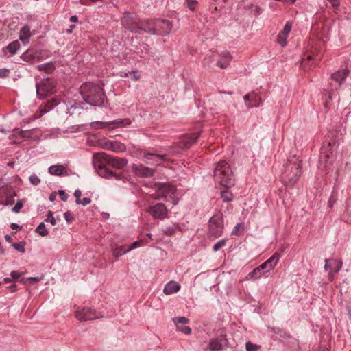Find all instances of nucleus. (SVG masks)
<instances>
[{
	"instance_id": "3",
	"label": "nucleus",
	"mask_w": 351,
	"mask_h": 351,
	"mask_svg": "<svg viewBox=\"0 0 351 351\" xmlns=\"http://www.w3.org/2000/svg\"><path fill=\"white\" fill-rule=\"evenodd\" d=\"M301 161L298 158L289 160L285 165L282 180L285 183L294 184L301 175Z\"/></svg>"
},
{
	"instance_id": "5",
	"label": "nucleus",
	"mask_w": 351,
	"mask_h": 351,
	"mask_svg": "<svg viewBox=\"0 0 351 351\" xmlns=\"http://www.w3.org/2000/svg\"><path fill=\"white\" fill-rule=\"evenodd\" d=\"M121 22L123 26L132 32L140 33L141 31H144L151 34H156L154 29L155 20L147 21L146 22L142 23L141 25H137L130 20L129 15H125L122 18Z\"/></svg>"
},
{
	"instance_id": "38",
	"label": "nucleus",
	"mask_w": 351,
	"mask_h": 351,
	"mask_svg": "<svg viewBox=\"0 0 351 351\" xmlns=\"http://www.w3.org/2000/svg\"><path fill=\"white\" fill-rule=\"evenodd\" d=\"M287 36L282 34L281 33H279L278 35L277 40L278 43L282 46L285 47L287 45Z\"/></svg>"
},
{
	"instance_id": "50",
	"label": "nucleus",
	"mask_w": 351,
	"mask_h": 351,
	"mask_svg": "<svg viewBox=\"0 0 351 351\" xmlns=\"http://www.w3.org/2000/svg\"><path fill=\"white\" fill-rule=\"evenodd\" d=\"M58 194H59V196H60V199H61L62 201H64V202L66 201V199H67V198H68V195H67V194L65 193V191H63V190H60V191H58Z\"/></svg>"
},
{
	"instance_id": "24",
	"label": "nucleus",
	"mask_w": 351,
	"mask_h": 351,
	"mask_svg": "<svg viewBox=\"0 0 351 351\" xmlns=\"http://www.w3.org/2000/svg\"><path fill=\"white\" fill-rule=\"evenodd\" d=\"M245 102H250L248 107L256 106V103L260 100V97L255 93L247 94L243 97Z\"/></svg>"
},
{
	"instance_id": "60",
	"label": "nucleus",
	"mask_w": 351,
	"mask_h": 351,
	"mask_svg": "<svg viewBox=\"0 0 351 351\" xmlns=\"http://www.w3.org/2000/svg\"><path fill=\"white\" fill-rule=\"evenodd\" d=\"M8 289L10 291V292H14L16 291V285L12 284L8 287Z\"/></svg>"
},
{
	"instance_id": "46",
	"label": "nucleus",
	"mask_w": 351,
	"mask_h": 351,
	"mask_svg": "<svg viewBox=\"0 0 351 351\" xmlns=\"http://www.w3.org/2000/svg\"><path fill=\"white\" fill-rule=\"evenodd\" d=\"M64 219L68 223H71L73 221V217L70 211H66L64 214Z\"/></svg>"
},
{
	"instance_id": "28",
	"label": "nucleus",
	"mask_w": 351,
	"mask_h": 351,
	"mask_svg": "<svg viewBox=\"0 0 351 351\" xmlns=\"http://www.w3.org/2000/svg\"><path fill=\"white\" fill-rule=\"evenodd\" d=\"M176 229L180 230V227L178 224L174 223L171 226L166 227L164 229L163 232L167 236H171L174 234Z\"/></svg>"
},
{
	"instance_id": "1",
	"label": "nucleus",
	"mask_w": 351,
	"mask_h": 351,
	"mask_svg": "<svg viewBox=\"0 0 351 351\" xmlns=\"http://www.w3.org/2000/svg\"><path fill=\"white\" fill-rule=\"evenodd\" d=\"M80 93L84 101L93 106H102L106 98L101 86L92 82H86L82 85Z\"/></svg>"
},
{
	"instance_id": "51",
	"label": "nucleus",
	"mask_w": 351,
	"mask_h": 351,
	"mask_svg": "<svg viewBox=\"0 0 351 351\" xmlns=\"http://www.w3.org/2000/svg\"><path fill=\"white\" fill-rule=\"evenodd\" d=\"M9 70L7 69H0V77L3 78L6 77L9 75Z\"/></svg>"
},
{
	"instance_id": "58",
	"label": "nucleus",
	"mask_w": 351,
	"mask_h": 351,
	"mask_svg": "<svg viewBox=\"0 0 351 351\" xmlns=\"http://www.w3.org/2000/svg\"><path fill=\"white\" fill-rule=\"evenodd\" d=\"M40 280L38 277H29L26 279L27 281H32L33 282H37Z\"/></svg>"
},
{
	"instance_id": "8",
	"label": "nucleus",
	"mask_w": 351,
	"mask_h": 351,
	"mask_svg": "<svg viewBox=\"0 0 351 351\" xmlns=\"http://www.w3.org/2000/svg\"><path fill=\"white\" fill-rule=\"evenodd\" d=\"M37 97L43 99L55 92V82L50 79H45L36 85Z\"/></svg>"
},
{
	"instance_id": "56",
	"label": "nucleus",
	"mask_w": 351,
	"mask_h": 351,
	"mask_svg": "<svg viewBox=\"0 0 351 351\" xmlns=\"http://www.w3.org/2000/svg\"><path fill=\"white\" fill-rule=\"evenodd\" d=\"M327 1L330 3L332 7H337L339 5V0H327Z\"/></svg>"
},
{
	"instance_id": "39",
	"label": "nucleus",
	"mask_w": 351,
	"mask_h": 351,
	"mask_svg": "<svg viewBox=\"0 0 351 351\" xmlns=\"http://www.w3.org/2000/svg\"><path fill=\"white\" fill-rule=\"evenodd\" d=\"M291 27H292L291 23L290 22H287L285 24L283 29L280 33L287 36L291 29Z\"/></svg>"
},
{
	"instance_id": "40",
	"label": "nucleus",
	"mask_w": 351,
	"mask_h": 351,
	"mask_svg": "<svg viewBox=\"0 0 351 351\" xmlns=\"http://www.w3.org/2000/svg\"><path fill=\"white\" fill-rule=\"evenodd\" d=\"M12 245L16 250H17L21 253L25 252V247H24L23 243H14Z\"/></svg>"
},
{
	"instance_id": "55",
	"label": "nucleus",
	"mask_w": 351,
	"mask_h": 351,
	"mask_svg": "<svg viewBox=\"0 0 351 351\" xmlns=\"http://www.w3.org/2000/svg\"><path fill=\"white\" fill-rule=\"evenodd\" d=\"M10 276L12 277V279L16 280L21 276V274L17 271H13L10 273Z\"/></svg>"
},
{
	"instance_id": "45",
	"label": "nucleus",
	"mask_w": 351,
	"mask_h": 351,
	"mask_svg": "<svg viewBox=\"0 0 351 351\" xmlns=\"http://www.w3.org/2000/svg\"><path fill=\"white\" fill-rule=\"evenodd\" d=\"M23 203L22 201H18L15 206L12 208V212L17 213L23 208Z\"/></svg>"
},
{
	"instance_id": "11",
	"label": "nucleus",
	"mask_w": 351,
	"mask_h": 351,
	"mask_svg": "<svg viewBox=\"0 0 351 351\" xmlns=\"http://www.w3.org/2000/svg\"><path fill=\"white\" fill-rule=\"evenodd\" d=\"M156 187L157 194L152 195V198L154 199L165 198L168 195H173L176 192L175 186L170 184L162 183L158 184Z\"/></svg>"
},
{
	"instance_id": "26",
	"label": "nucleus",
	"mask_w": 351,
	"mask_h": 351,
	"mask_svg": "<svg viewBox=\"0 0 351 351\" xmlns=\"http://www.w3.org/2000/svg\"><path fill=\"white\" fill-rule=\"evenodd\" d=\"M250 276V278L253 280H256L258 278H260L261 276H268V274L265 273V271H263L262 269H261V267L258 266V267L255 268L252 273L249 274Z\"/></svg>"
},
{
	"instance_id": "15",
	"label": "nucleus",
	"mask_w": 351,
	"mask_h": 351,
	"mask_svg": "<svg viewBox=\"0 0 351 351\" xmlns=\"http://www.w3.org/2000/svg\"><path fill=\"white\" fill-rule=\"evenodd\" d=\"M130 123V121L128 119H117L110 122H101L97 121L91 123V126L95 128H104L110 125H114V128L125 126Z\"/></svg>"
},
{
	"instance_id": "49",
	"label": "nucleus",
	"mask_w": 351,
	"mask_h": 351,
	"mask_svg": "<svg viewBox=\"0 0 351 351\" xmlns=\"http://www.w3.org/2000/svg\"><path fill=\"white\" fill-rule=\"evenodd\" d=\"M149 156H154L160 158V160H163L165 156V155H164V154H153V153H147L145 155V158L148 160Z\"/></svg>"
},
{
	"instance_id": "41",
	"label": "nucleus",
	"mask_w": 351,
	"mask_h": 351,
	"mask_svg": "<svg viewBox=\"0 0 351 351\" xmlns=\"http://www.w3.org/2000/svg\"><path fill=\"white\" fill-rule=\"evenodd\" d=\"M245 346L247 351H256L260 348V346L253 344L250 342H247Z\"/></svg>"
},
{
	"instance_id": "42",
	"label": "nucleus",
	"mask_w": 351,
	"mask_h": 351,
	"mask_svg": "<svg viewBox=\"0 0 351 351\" xmlns=\"http://www.w3.org/2000/svg\"><path fill=\"white\" fill-rule=\"evenodd\" d=\"M45 221H49L51 225L55 226L56 224V220L53 217V213L51 211H49L47 215V218L45 219Z\"/></svg>"
},
{
	"instance_id": "19",
	"label": "nucleus",
	"mask_w": 351,
	"mask_h": 351,
	"mask_svg": "<svg viewBox=\"0 0 351 351\" xmlns=\"http://www.w3.org/2000/svg\"><path fill=\"white\" fill-rule=\"evenodd\" d=\"M128 160L124 158H117L108 154V165L117 169H123L126 166Z\"/></svg>"
},
{
	"instance_id": "48",
	"label": "nucleus",
	"mask_w": 351,
	"mask_h": 351,
	"mask_svg": "<svg viewBox=\"0 0 351 351\" xmlns=\"http://www.w3.org/2000/svg\"><path fill=\"white\" fill-rule=\"evenodd\" d=\"M336 200L337 198L335 194L332 193L328 200V206L331 208L333 206L334 204L336 202Z\"/></svg>"
},
{
	"instance_id": "16",
	"label": "nucleus",
	"mask_w": 351,
	"mask_h": 351,
	"mask_svg": "<svg viewBox=\"0 0 351 351\" xmlns=\"http://www.w3.org/2000/svg\"><path fill=\"white\" fill-rule=\"evenodd\" d=\"M173 322L176 326L177 330L185 335H190L191 333V328L188 326H185V324L189 322L188 318L185 317H174L173 318Z\"/></svg>"
},
{
	"instance_id": "44",
	"label": "nucleus",
	"mask_w": 351,
	"mask_h": 351,
	"mask_svg": "<svg viewBox=\"0 0 351 351\" xmlns=\"http://www.w3.org/2000/svg\"><path fill=\"white\" fill-rule=\"evenodd\" d=\"M48 105H49V104L46 105L43 109H41V110H40V113H41L42 114H45V113L47 112L48 111H49V110L51 109V108H52L53 106H56V105H57V102H56V101H52V104H51L50 106H48Z\"/></svg>"
},
{
	"instance_id": "13",
	"label": "nucleus",
	"mask_w": 351,
	"mask_h": 351,
	"mask_svg": "<svg viewBox=\"0 0 351 351\" xmlns=\"http://www.w3.org/2000/svg\"><path fill=\"white\" fill-rule=\"evenodd\" d=\"M228 344V340L226 335L221 334L215 338L210 340L207 349L210 351H219L225 348Z\"/></svg>"
},
{
	"instance_id": "20",
	"label": "nucleus",
	"mask_w": 351,
	"mask_h": 351,
	"mask_svg": "<svg viewBox=\"0 0 351 351\" xmlns=\"http://www.w3.org/2000/svg\"><path fill=\"white\" fill-rule=\"evenodd\" d=\"M49 173L53 176H69V172L66 167L62 165H52L49 167Z\"/></svg>"
},
{
	"instance_id": "63",
	"label": "nucleus",
	"mask_w": 351,
	"mask_h": 351,
	"mask_svg": "<svg viewBox=\"0 0 351 351\" xmlns=\"http://www.w3.org/2000/svg\"><path fill=\"white\" fill-rule=\"evenodd\" d=\"M70 21L71 22H76L77 21V16H72L71 18H70Z\"/></svg>"
},
{
	"instance_id": "34",
	"label": "nucleus",
	"mask_w": 351,
	"mask_h": 351,
	"mask_svg": "<svg viewBox=\"0 0 351 351\" xmlns=\"http://www.w3.org/2000/svg\"><path fill=\"white\" fill-rule=\"evenodd\" d=\"M224 58L226 60L224 61H217V65L222 69L226 68L230 61V54L229 53L226 52L223 53Z\"/></svg>"
},
{
	"instance_id": "47",
	"label": "nucleus",
	"mask_w": 351,
	"mask_h": 351,
	"mask_svg": "<svg viewBox=\"0 0 351 351\" xmlns=\"http://www.w3.org/2000/svg\"><path fill=\"white\" fill-rule=\"evenodd\" d=\"M16 133H17L19 134V136H20L23 138H28L30 136L29 131H23V130L16 131Z\"/></svg>"
},
{
	"instance_id": "12",
	"label": "nucleus",
	"mask_w": 351,
	"mask_h": 351,
	"mask_svg": "<svg viewBox=\"0 0 351 351\" xmlns=\"http://www.w3.org/2000/svg\"><path fill=\"white\" fill-rule=\"evenodd\" d=\"M75 317L79 321L84 322L95 319L99 317V314L90 308L84 307L75 311Z\"/></svg>"
},
{
	"instance_id": "4",
	"label": "nucleus",
	"mask_w": 351,
	"mask_h": 351,
	"mask_svg": "<svg viewBox=\"0 0 351 351\" xmlns=\"http://www.w3.org/2000/svg\"><path fill=\"white\" fill-rule=\"evenodd\" d=\"M93 164L95 169L98 171L99 176L107 179H119V177L116 173L106 168V165H108L107 154L101 152L94 154L93 158Z\"/></svg>"
},
{
	"instance_id": "25",
	"label": "nucleus",
	"mask_w": 351,
	"mask_h": 351,
	"mask_svg": "<svg viewBox=\"0 0 351 351\" xmlns=\"http://www.w3.org/2000/svg\"><path fill=\"white\" fill-rule=\"evenodd\" d=\"M16 196V193L14 192H10V194L6 197L4 199L3 197L0 195V204L3 206H10L12 205L14 203V197Z\"/></svg>"
},
{
	"instance_id": "7",
	"label": "nucleus",
	"mask_w": 351,
	"mask_h": 351,
	"mask_svg": "<svg viewBox=\"0 0 351 351\" xmlns=\"http://www.w3.org/2000/svg\"><path fill=\"white\" fill-rule=\"evenodd\" d=\"M223 232V220L221 213L214 215L209 221V236L216 239Z\"/></svg>"
},
{
	"instance_id": "32",
	"label": "nucleus",
	"mask_w": 351,
	"mask_h": 351,
	"mask_svg": "<svg viewBox=\"0 0 351 351\" xmlns=\"http://www.w3.org/2000/svg\"><path fill=\"white\" fill-rule=\"evenodd\" d=\"M36 232L39 234L42 237L47 236L48 234V230L45 228V225L43 222H41L36 228Z\"/></svg>"
},
{
	"instance_id": "23",
	"label": "nucleus",
	"mask_w": 351,
	"mask_h": 351,
	"mask_svg": "<svg viewBox=\"0 0 351 351\" xmlns=\"http://www.w3.org/2000/svg\"><path fill=\"white\" fill-rule=\"evenodd\" d=\"M180 289V285L175 282V281H170L164 287L163 292L166 295H171L175 293H177Z\"/></svg>"
},
{
	"instance_id": "29",
	"label": "nucleus",
	"mask_w": 351,
	"mask_h": 351,
	"mask_svg": "<svg viewBox=\"0 0 351 351\" xmlns=\"http://www.w3.org/2000/svg\"><path fill=\"white\" fill-rule=\"evenodd\" d=\"M126 246H116L114 248L112 249V254L116 257L121 256V255L128 252V251H126Z\"/></svg>"
},
{
	"instance_id": "22",
	"label": "nucleus",
	"mask_w": 351,
	"mask_h": 351,
	"mask_svg": "<svg viewBox=\"0 0 351 351\" xmlns=\"http://www.w3.org/2000/svg\"><path fill=\"white\" fill-rule=\"evenodd\" d=\"M32 35V34L30 30V27L27 25H25L20 30L19 39L23 44L25 45L29 43Z\"/></svg>"
},
{
	"instance_id": "57",
	"label": "nucleus",
	"mask_w": 351,
	"mask_h": 351,
	"mask_svg": "<svg viewBox=\"0 0 351 351\" xmlns=\"http://www.w3.org/2000/svg\"><path fill=\"white\" fill-rule=\"evenodd\" d=\"M240 226H241V223H238V224L234 227V230H232V235H238V234H239L238 231H239V228Z\"/></svg>"
},
{
	"instance_id": "54",
	"label": "nucleus",
	"mask_w": 351,
	"mask_h": 351,
	"mask_svg": "<svg viewBox=\"0 0 351 351\" xmlns=\"http://www.w3.org/2000/svg\"><path fill=\"white\" fill-rule=\"evenodd\" d=\"M188 7L190 10H193L195 9V6L196 4L195 1H189L187 0Z\"/></svg>"
},
{
	"instance_id": "61",
	"label": "nucleus",
	"mask_w": 351,
	"mask_h": 351,
	"mask_svg": "<svg viewBox=\"0 0 351 351\" xmlns=\"http://www.w3.org/2000/svg\"><path fill=\"white\" fill-rule=\"evenodd\" d=\"M341 267H342V262H341V261H340V262L338 263V265H337V268H336V269L335 270V272H336V273H337V272H338V271L341 269Z\"/></svg>"
},
{
	"instance_id": "64",
	"label": "nucleus",
	"mask_w": 351,
	"mask_h": 351,
	"mask_svg": "<svg viewBox=\"0 0 351 351\" xmlns=\"http://www.w3.org/2000/svg\"><path fill=\"white\" fill-rule=\"evenodd\" d=\"M11 228H12V229H14H14H16V228H19V225H18V224H16V223H12L11 224Z\"/></svg>"
},
{
	"instance_id": "10",
	"label": "nucleus",
	"mask_w": 351,
	"mask_h": 351,
	"mask_svg": "<svg viewBox=\"0 0 351 351\" xmlns=\"http://www.w3.org/2000/svg\"><path fill=\"white\" fill-rule=\"evenodd\" d=\"M147 211L154 219H164L168 217V210L163 203L149 206Z\"/></svg>"
},
{
	"instance_id": "33",
	"label": "nucleus",
	"mask_w": 351,
	"mask_h": 351,
	"mask_svg": "<svg viewBox=\"0 0 351 351\" xmlns=\"http://www.w3.org/2000/svg\"><path fill=\"white\" fill-rule=\"evenodd\" d=\"M199 136V134H193V136H189L186 138L184 141V146L189 147L192 144H193L198 139Z\"/></svg>"
},
{
	"instance_id": "43",
	"label": "nucleus",
	"mask_w": 351,
	"mask_h": 351,
	"mask_svg": "<svg viewBox=\"0 0 351 351\" xmlns=\"http://www.w3.org/2000/svg\"><path fill=\"white\" fill-rule=\"evenodd\" d=\"M29 181L30 182L34 184V185H38L40 182V180L39 179V178L35 175V174H33V175H31L29 176Z\"/></svg>"
},
{
	"instance_id": "52",
	"label": "nucleus",
	"mask_w": 351,
	"mask_h": 351,
	"mask_svg": "<svg viewBox=\"0 0 351 351\" xmlns=\"http://www.w3.org/2000/svg\"><path fill=\"white\" fill-rule=\"evenodd\" d=\"M91 202V199L89 197H84L82 200H80V204H82L83 206H86L89 204Z\"/></svg>"
},
{
	"instance_id": "37",
	"label": "nucleus",
	"mask_w": 351,
	"mask_h": 351,
	"mask_svg": "<svg viewBox=\"0 0 351 351\" xmlns=\"http://www.w3.org/2000/svg\"><path fill=\"white\" fill-rule=\"evenodd\" d=\"M221 196L224 202H230L232 199V195L227 190L221 191Z\"/></svg>"
},
{
	"instance_id": "62",
	"label": "nucleus",
	"mask_w": 351,
	"mask_h": 351,
	"mask_svg": "<svg viewBox=\"0 0 351 351\" xmlns=\"http://www.w3.org/2000/svg\"><path fill=\"white\" fill-rule=\"evenodd\" d=\"M56 195L55 193L51 194L49 196V200L51 202L54 201L56 199Z\"/></svg>"
},
{
	"instance_id": "36",
	"label": "nucleus",
	"mask_w": 351,
	"mask_h": 351,
	"mask_svg": "<svg viewBox=\"0 0 351 351\" xmlns=\"http://www.w3.org/2000/svg\"><path fill=\"white\" fill-rule=\"evenodd\" d=\"M144 245V241L143 240L136 241L132 243L129 247H127L126 251L128 252L135 248L141 247Z\"/></svg>"
},
{
	"instance_id": "17",
	"label": "nucleus",
	"mask_w": 351,
	"mask_h": 351,
	"mask_svg": "<svg viewBox=\"0 0 351 351\" xmlns=\"http://www.w3.org/2000/svg\"><path fill=\"white\" fill-rule=\"evenodd\" d=\"M103 147L105 149L110 150L114 152H124L126 150V146L117 141H108L104 143Z\"/></svg>"
},
{
	"instance_id": "2",
	"label": "nucleus",
	"mask_w": 351,
	"mask_h": 351,
	"mask_svg": "<svg viewBox=\"0 0 351 351\" xmlns=\"http://www.w3.org/2000/svg\"><path fill=\"white\" fill-rule=\"evenodd\" d=\"M214 177L221 185L230 187L234 185V179L230 165L225 160L219 162L214 170Z\"/></svg>"
},
{
	"instance_id": "21",
	"label": "nucleus",
	"mask_w": 351,
	"mask_h": 351,
	"mask_svg": "<svg viewBox=\"0 0 351 351\" xmlns=\"http://www.w3.org/2000/svg\"><path fill=\"white\" fill-rule=\"evenodd\" d=\"M135 173L142 177H151L154 174L155 171L143 165H133Z\"/></svg>"
},
{
	"instance_id": "59",
	"label": "nucleus",
	"mask_w": 351,
	"mask_h": 351,
	"mask_svg": "<svg viewBox=\"0 0 351 351\" xmlns=\"http://www.w3.org/2000/svg\"><path fill=\"white\" fill-rule=\"evenodd\" d=\"M77 109V107L74 106V105H72L71 106V107L68 109L69 110V113L72 115L73 114H74V110Z\"/></svg>"
},
{
	"instance_id": "35",
	"label": "nucleus",
	"mask_w": 351,
	"mask_h": 351,
	"mask_svg": "<svg viewBox=\"0 0 351 351\" xmlns=\"http://www.w3.org/2000/svg\"><path fill=\"white\" fill-rule=\"evenodd\" d=\"M227 242V239H223L219 241H217L214 245H213V250L214 252H217L218 250H219L221 247H223L226 243Z\"/></svg>"
},
{
	"instance_id": "31",
	"label": "nucleus",
	"mask_w": 351,
	"mask_h": 351,
	"mask_svg": "<svg viewBox=\"0 0 351 351\" xmlns=\"http://www.w3.org/2000/svg\"><path fill=\"white\" fill-rule=\"evenodd\" d=\"M21 58L25 62H32L34 60V53L32 50H27L21 55Z\"/></svg>"
},
{
	"instance_id": "30",
	"label": "nucleus",
	"mask_w": 351,
	"mask_h": 351,
	"mask_svg": "<svg viewBox=\"0 0 351 351\" xmlns=\"http://www.w3.org/2000/svg\"><path fill=\"white\" fill-rule=\"evenodd\" d=\"M38 68L40 71H45L47 73H52L55 69L54 65L51 62L40 64Z\"/></svg>"
},
{
	"instance_id": "18",
	"label": "nucleus",
	"mask_w": 351,
	"mask_h": 351,
	"mask_svg": "<svg viewBox=\"0 0 351 351\" xmlns=\"http://www.w3.org/2000/svg\"><path fill=\"white\" fill-rule=\"evenodd\" d=\"M280 259V254L278 253H275L271 256L269 259H267L265 262L262 263L260 267L263 270H265V273H268L271 270H272L274 267L277 265Z\"/></svg>"
},
{
	"instance_id": "9",
	"label": "nucleus",
	"mask_w": 351,
	"mask_h": 351,
	"mask_svg": "<svg viewBox=\"0 0 351 351\" xmlns=\"http://www.w3.org/2000/svg\"><path fill=\"white\" fill-rule=\"evenodd\" d=\"M349 71L348 69H342L337 71L331 75L332 80L337 83V85L333 87V85L330 84L328 88L325 90L326 94H328V98L329 100L332 99L334 90H337V88L343 83Z\"/></svg>"
},
{
	"instance_id": "27",
	"label": "nucleus",
	"mask_w": 351,
	"mask_h": 351,
	"mask_svg": "<svg viewBox=\"0 0 351 351\" xmlns=\"http://www.w3.org/2000/svg\"><path fill=\"white\" fill-rule=\"evenodd\" d=\"M20 47V43L18 40H14L10 43L8 46L7 49L12 56L16 53L17 50Z\"/></svg>"
},
{
	"instance_id": "53",
	"label": "nucleus",
	"mask_w": 351,
	"mask_h": 351,
	"mask_svg": "<svg viewBox=\"0 0 351 351\" xmlns=\"http://www.w3.org/2000/svg\"><path fill=\"white\" fill-rule=\"evenodd\" d=\"M74 196L76 197V203L80 204L81 191L79 189L75 190L74 192Z\"/></svg>"
},
{
	"instance_id": "14",
	"label": "nucleus",
	"mask_w": 351,
	"mask_h": 351,
	"mask_svg": "<svg viewBox=\"0 0 351 351\" xmlns=\"http://www.w3.org/2000/svg\"><path fill=\"white\" fill-rule=\"evenodd\" d=\"M172 28L171 22L165 19L155 20V32L157 35H165L169 33Z\"/></svg>"
},
{
	"instance_id": "6",
	"label": "nucleus",
	"mask_w": 351,
	"mask_h": 351,
	"mask_svg": "<svg viewBox=\"0 0 351 351\" xmlns=\"http://www.w3.org/2000/svg\"><path fill=\"white\" fill-rule=\"evenodd\" d=\"M335 146V142H328L326 146L322 147L319 160V168L327 169L332 164L335 157L333 148Z\"/></svg>"
}]
</instances>
